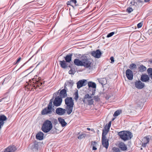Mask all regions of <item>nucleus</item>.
Masks as SVG:
<instances>
[{
	"mask_svg": "<svg viewBox=\"0 0 152 152\" xmlns=\"http://www.w3.org/2000/svg\"><path fill=\"white\" fill-rule=\"evenodd\" d=\"M120 137L124 141H126L131 139L133 137L132 133L129 131H123L118 132Z\"/></svg>",
	"mask_w": 152,
	"mask_h": 152,
	"instance_id": "nucleus-1",
	"label": "nucleus"
},
{
	"mask_svg": "<svg viewBox=\"0 0 152 152\" xmlns=\"http://www.w3.org/2000/svg\"><path fill=\"white\" fill-rule=\"evenodd\" d=\"M82 57L83 66L86 68L91 67V66L93 64L94 61L90 57L84 55Z\"/></svg>",
	"mask_w": 152,
	"mask_h": 152,
	"instance_id": "nucleus-2",
	"label": "nucleus"
},
{
	"mask_svg": "<svg viewBox=\"0 0 152 152\" xmlns=\"http://www.w3.org/2000/svg\"><path fill=\"white\" fill-rule=\"evenodd\" d=\"M52 128V125L51 122L47 120L45 121L42 127V131L45 133H47Z\"/></svg>",
	"mask_w": 152,
	"mask_h": 152,
	"instance_id": "nucleus-3",
	"label": "nucleus"
},
{
	"mask_svg": "<svg viewBox=\"0 0 152 152\" xmlns=\"http://www.w3.org/2000/svg\"><path fill=\"white\" fill-rule=\"evenodd\" d=\"M74 103L72 97H67V114H70L72 112Z\"/></svg>",
	"mask_w": 152,
	"mask_h": 152,
	"instance_id": "nucleus-4",
	"label": "nucleus"
},
{
	"mask_svg": "<svg viewBox=\"0 0 152 152\" xmlns=\"http://www.w3.org/2000/svg\"><path fill=\"white\" fill-rule=\"evenodd\" d=\"M29 148L32 152H37L39 148V145L38 143H31L29 145Z\"/></svg>",
	"mask_w": 152,
	"mask_h": 152,
	"instance_id": "nucleus-5",
	"label": "nucleus"
},
{
	"mask_svg": "<svg viewBox=\"0 0 152 152\" xmlns=\"http://www.w3.org/2000/svg\"><path fill=\"white\" fill-rule=\"evenodd\" d=\"M90 54L92 56L95 58H99L101 57L102 53L99 49H97L96 51L91 52Z\"/></svg>",
	"mask_w": 152,
	"mask_h": 152,
	"instance_id": "nucleus-6",
	"label": "nucleus"
},
{
	"mask_svg": "<svg viewBox=\"0 0 152 152\" xmlns=\"http://www.w3.org/2000/svg\"><path fill=\"white\" fill-rule=\"evenodd\" d=\"M126 76L127 78L129 80H132L133 78V72L129 69H127L126 71Z\"/></svg>",
	"mask_w": 152,
	"mask_h": 152,
	"instance_id": "nucleus-7",
	"label": "nucleus"
},
{
	"mask_svg": "<svg viewBox=\"0 0 152 152\" xmlns=\"http://www.w3.org/2000/svg\"><path fill=\"white\" fill-rule=\"evenodd\" d=\"M135 86L138 89H142L145 86V84L140 80H137L134 83Z\"/></svg>",
	"mask_w": 152,
	"mask_h": 152,
	"instance_id": "nucleus-8",
	"label": "nucleus"
},
{
	"mask_svg": "<svg viewBox=\"0 0 152 152\" xmlns=\"http://www.w3.org/2000/svg\"><path fill=\"white\" fill-rule=\"evenodd\" d=\"M52 111V109L47 107L42 110L41 112V114L42 115L51 114Z\"/></svg>",
	"mask_w": 152,
	"mask_h": 152,
	"instance_id": "nucleus-9",
	"label": "nucleus"
},
{
	"mask_svg": "<svg viewBox=\"0 0 152 152\" xmlns=\"http://www.w3.org/2000/svg\"><path fill=\"white\" fill-rule=\"evenodd\" d=\"M87 82L86 80L83 79L80 80L77 83V87L78 89L80 88L83 86H85L86 83V82Z\"/></svg>",
	"mask_w": 152,
	"mask_h": 152,
	"instance_id": "nucleus-10",
	"label": "nucleus"
},
{
	"mask_svg": "<svg viewBox=\"0 0 152 152\" xmlns=\"http://www.w3.org/2000/svg\"><path fill=\"white\" fill-rule=\"evenodd\" d=\"M62 101V98L58 96L55 98L53 102V104L56 106H59L61 103Z\"/></svg>",
	"mask_w": 152,
	"mask_h": 152,
	"instance_id": "nucleus-11",
	"label": "nucleus"
},
{
	"mask_svg": "<svg viewBox=\"0 0 152 152\" xmlns=\"http://www.w3.org/2000/svg\"><path fill=\"white\" fill-rule=\"evenodd\" d=\"M17 148L14 145H10L5 149L4 152H15Z\"/></svg>",
	"mask_w": 152,
	"mask_h": 152,
	"instance_id": "nucleus-12",
	"label": "nucleus"
},
{
	"mask_svg": "<svg viewBox=\"0 0 152 152\" xmlns=\"http://www.w3.org/2000/svg\"><path fill=\"white\" fill-rule=\"evenodd\" d=\"M116 145L119 148L120 151H125L127 150V146L124 143H118V144Z\"/></svg>",
	"mask_w": 152,
	"mask_h": 152,
	"instance_id": "nucleus-13",
	"label": "nucleus"
},
{
	"mask_svg": "<svg viewBox=\"0 0 152 152\" xmlns=\"http://www.w3.org/2000/svg\"><path fill=\"white\" fill-rule=\"evenodd\" d=\"M65 112V109L60 107L58 108L56 110V113L60 115H63Z\"/></svg>",
	"mask_w": 152,
	"mask_h": 152,
	"instance_id": "nucleus-14",
	"label": "nucleus"
},
{
	"mask_svg": "<svg viewBox=\"0 0 152 152\" xmlns=\"http://www.w3.org/2000/svg\"><path fill=\"white\" fill-rule=\"evenodd\" d=\"M7 119V118L5 115H2L0 116V130L4 124V121Z\"/></svg>",
	"mask_w": 152,
	"mask_h": 152,
	"instance_id": "nucleus-15",
	"label": "nucleus"
},
{
	"mask_svg": "<svg viewBox=\"0 0 152 152\" xmlns=\"http://www.w3.org/2000/svg\"><path fill=\"white\" fill-rule=\"evenodd\" d=\"M65 59V61L64 60L60 61L59 64L63 68L66 69V56L64 57Z\"/></svg>",
	"mask_w": 152,
	"mask_h": 152,
	"instance_id": "nucleus-16",
	"label": "nucleus"
},
{
	"mask_svg": "<svg viewBox=\"0 0 152 152\" xmlns=\"http://www.w3.org/2000/svg\"><path fill=\"white\" fill-rule=\"evenodd\" d=\"M66 83H65L64 85V89L61 90L60 92V97L62 98H64L66 94V91L65 88H66Z\"/></svg>",
	"mask_w": 152,
	"mask_h": 152,
	"instance_id": "nucleus-17",
	"label": "nucleus"
},
{
	"mask_svg": "<svg viewBox=\"0 0 152 152\" xmlns=\"http://www.w3.org/2000/svg\"><path fill=\"white\" fill-rule=\"evenodd\" d=\"M149 80V77L147 75H141L140 80L142 82H146Z\"/></svg>",
	"mask_w": 152,
	"mask_h": 152,
	"instance_id": "nucleus-18",
	"label": "nucleus"
},
{
	"mask_svg": "<svg viewBox=\"0 0 152 152\" xmlns=\"http://www.w3.org/2000/svg\"><path fill=\"white\" fill-rule=\"evenodd\" d=\"M74 62L75 64L77 66H83L82 59L80 61L78 59H75L74 61Z\"/></svg>",
	"mask_w": 152,
	"mask_h": 152,
	"instance_id": "nucleus-19",
	"label": "nucleus"
},
{
	"mask_svg": "<svg viewBox=\"0 0 152 152\" xmlns=\"http://www.w3.org/2000/svg\"><path fill=\"white\" fill-rule=\"evenodd\" d=\"M43 133L42 132H39L36 134V137L37 140H41L43 138Z\"/></svg>",
	"mask_w": 152,
	"mask_h": 152,
	"instance_id": "nucleus-20",
	"label": "nucleus"
},
{
	"mask_svg": "<svg viewBox=\"0 0 152 152\" xmlns=\"http://www.w3.org/2000/svg\"><path fill=\"white\" fill-rule=\"evenodd\" d=\"M44 83H43V84ZM43 84V83L39 81V80L37 81L36 82V83H32L31 85H32L33 87H34V88L36 89V88L37 87H39L40 86H42Z\"/></svg>",
	"mask_w": 152,
	"mask_h": 152,
	"instance_id": "nucleus-21",
	"label": "nucleus"
},
{
	"mask_svg": "<svg viewBox=\"0 0 152 152\" xmlns=\"http://www.w3.org/2000/svg\"><path fill=\"white\" fill-rule=\"evenodd\" d=\"M58 122L61 124L62 127H64L66 125V123L65 122L64 120L61 117L58 118Z\"/></svg>",
	"mask_w": 152,
	"mask_h": 152,
	"instance_id": "nucleus-22",
	"label": "nucleus"
},
{
	"mask_svg": "<svg viewBox=\"0 0 152 152\" xmlns=\"http://www.w3.org/2000/svg\"><path fill=\"white\" fill-rule=\"evenodd\" d=\"M138 69L139 72H142L146 70V68L142 64L140 65V66L138 68Z\"/></svg>",
	"mask_w": 152,
	"mask_h": 152,
	"instance_id": "nucleus-23",
	"label": "nucleus"
},
{
	"mask_svg": "<svg viewBox=\"0 0 152 152\" xmlns=\"http://www.w3.org/2000/svg\"><path fill=\"white\" fill-rule=\"evenodd\" d=\"M87 134L86 133L82 132L81 134L78 133L77 138L79 140H81L85 138Z\"/></svg>",
	"mask_w": 152,
	"mask_h": 152,
	"instance_id": "nucleus-24",
	"label": "nucleus"
},
{
	"mask_svg": "<svg viewBox=\"0 0 152 152\" xmlns=\"http://www.w3.org/2000/svg\"><path fill=\"white\" fill-rule=\"evenodd\" d=\"M88 86L89 88H96V83L91 81H90L88 82Z\"/></svg>",
	"mask_w": 152,
	"mask_h": 152,
	"instance_id": "nucleus-25",
	"label": "nucleus"
},
{
	"mask_svg": "<svg viewBox=\"0 0 152 152\" xmlns=\"http://www.w3.org/2000/svg\"><path fill=\"white\" fill-rule=\"evenodd\" d=\"M99 83L103 86L106 84L107 82L106 79L105 78L100 79L99 80Z\"/></svg>",
	"mask_w": 152,
	"mask_h": 152,
	"instance_id": "nucleus-26",
	"label": "nucleus"
},
{
	"mask_svg": "<svg viewBox=\"0 0 152 152\" xmlns=\"http://www.w3.org/2000/svg\"><path fill=\"white\" fill-rule=\"evenodd\" d=\"M151 139V137L150 135L147 136L143 138V140L145 142H149Z\"/></svg>",
	"mask_w": 152,
	"mask_h": 152,
	"instance_id": "nucleus-27",
	"label": "nucleus"
},
{
	"mask_svg": "<svg viewBox=\"0 0 152 152\" xmlns=\"http://www.w3.org/2000/svg\"><path fill=\"white\" fill-rule=\"evenodd\" d=\"M129 68L131 70H133L136 69L137 67L135 64L132 63L129 65Z\"/></svg>",
	"mask_w": 152,
	"mask_h": 152,
	"instance_id": "nucleus-28",
	"label": "nucleus"
},
{
	"mask_svg": "<svg viewBox=\"0 0 152 152\" xmlns=\"http://www.w3.org/2000/svg\"><path fill=\"white\" fill-rule=\"evenodd\" d=\"M102 142H108L109 140L104 135H102Z\"/></svg>",
	"mask_w": 152,
	"mask_h": 152,
	"instance_id": "nucleus-29",
	"label": "nucleus"
},
{
	"mask_svg": "<svg viewBox=\"0 0 152 152\" xmlns=\"http://www.w3.org/2000/svg\"><path fill=\"white\" fill-rule=\"evenodd\" d=\"M122 111L121 110H118L115 111L113 115L114 117H116L119 115L122 112Z\"/></svg>",
	"mask_w": 152,
	"mask_h": 152,
	"instance_id": "nucleus-30",
	"label": "nucleus"
},
{
	"mask_svg": "<svg viewBox=\"0 0 152 152\" xmlns=\"http://www.w3.org/2000/svg\"><path fill=\"white\" fill-rule=\"evenodd\" d=\"M147 72L151 78L152 79V68H148L147 69Z\"/></svg>",
	"mask_w": 152,
	"mask_h": 152,
	"instance_id": "nucleus-31",
	"label": "nucleus"
},
{
	"mask_svg": "<svg viewBox=\"0 0 152 152\" xmlns=\"http://www.w3.org/2000/svg\"><path fill=\"white\" fill-rule=\"evenodd\" d=\"M107 124L105 126L104 128L102 130V135H104L106 136L107 133L108 132H107V129H106V126Z\"/></svg>",
	"mask_w": 152,
	"mask_h": 152,
	"instance_id": "nucleus-32",
	"label": "nucleus"
},
{
	"mask_svg": "<svg viewBox=\"0 0 152 152\" xmlns=\"http://www.w3.org/2000/svg\"><path fill=\"white\" fill-rule=\"evenodd\" d=\"M74 95L75 96L74 99H75L76 101H77L79 97L78 91H77L75 92L74 94Z\"/></svg>",
	"mask_w": 152,
	"mask_h": 152,
	"instance_id": "nucleus-33",
	"label": "nucleus"
},
{
	"mask_svg": "<svg viewBox=\"0 0 152 152\" xmlns=\"http://www.w3.org/2000/svg\"><path fill=\"white\" fill-rule=\"evenodd\" d=\"M72 55V54H69L67 55V63H69L71 61Z\"/></svg>",
	"mask_w": 152,
	"mask_h": 152,
	"instance_id": "nucleus-34",
	"label": "nucleus"
},
{
	"mask_svg": "<svg viewBox=\"0 0 152 152\" xmlns=\"http://www.w3.org/2000/svg\"><path fill=\"white\" fill-rule=\"evenodd\" d=\"M91 96H90L88 94H86L85 96L84 97L83 99V101L84 103H85V99H90L91 98Z\"/></svg>",
	"mask_w": 152,
	"mask_h": 152,
	"instance_id": "nucleus-35",
	"label": "nucleus"
},
{
	"mask_svg": "<svg viewBox=\"0 0 152 152\" xmlns=\"http://www.w3.org/2000/svg\"><path fill=\"white\" fill-rule=\"evenodd\" d=\"M113 152H121L119 148L114 147L112 148Z\"/></svg>",
	"mask_w": 152,
	"mask_h": 152,
	"instance_id": "nucleus-36",
	"label": "nucleus"
},
{
	"mask_svg": "<svg viewBox=\"0 0 152 152\" xmlns=\"http://www.w3.org/2000/svg\"><path fill=\"white\" fill-rule=\"evenodd\" d=\"M53 101V99H52L50 100V101L49 102L48 104V106L47 107L52 109V102Z\"/></svg>",
	"mask_w": 152,
	"mask_h": 152,
	"instance_id": "nucleus-37",
	"label": "nucleus"
},
{
	"mask_svg": "<svg viewBox=\"0 0 152 152\" xmlns=\"http://www.w3.org/2000/svg\"><path fill=\"white\" fill-rule=\"evenodd\" d=\"M97 143H91V145L93 146L92 150H97V148L96 147V145Z\"/></svg>",
	"mask_w": 152,
	"mask_h": 152,
	"instance_id": "nucleus-38",
	"label": "nucleus"
},
{
	"mask_svg": "<svg viewBox=\"0 0 152 152\" xmlns=\"http://www.w3.org/2000/svg\"><path fill=\"white\" fill-rule=\"evenodd\" d=\"M133 11V9L132 8L130 7L126 9V11L129 13Z\"/></svg>",
	"mask_w": 152,
	"mask_h": 152,
	"instance_id": "nucleus-39",
	"label": "nucleus"
},
{
	"mask_svg": "<svg viewBox=\"0 0 152 152\" xmlns=\"http://www.w3.org/2000/svg\"><path fill=\"white\" fill-rule=\"evenodd\" d=\"M111 121H110L109 122L107 125V129L106 128V129H107V132H108L111 126Z\"/></svg>",
	"mask_w": 152,
	"mask_h": 152,
	"instance_id": "nucleus-40",
	"label": "nucleus"
},
{
	"mask_svg": "<svg viewBox=\"0 0 152 152\" xmlns=\"http://www.w3.org/2000/svg\"><path fill=\"white\" fill-rule=\"evenodd\" d=\"M115 32H111L110 33L108 34L107 36V38H109L110 37L113 36V34H114Z\"/></svg>",
	"mask_w": 152,
	"mask_h": 152,
	"instance_id": "nucleus-41",
	"label": "nucleus"
},
{
	"mask_svg": "<svg viewBox=\"0 0 152 152\" xmlns=\"http://www.w3.org/2000/svg\"><path fill=\"white\" fill-rule=\"evenodd\" d=\"M102 145L103 147H105L106 149H107L109 146V143H102Z\"/></svg>",
	"mask_w": 152,
	"mask_h": 152,
	"instance_id": "nucleus-42",
	"label": "nucleus"
},
{
	"mask_svg": "<svg viewBox=\"0 0 152 152\" xmlns=\"http://www.w3.org/2000/svg\"><path fill=\"white\" fill-rule=\"evenodd\" d=\"M88 104L91 105L93 104L94 101L93 99H91L88 101Z\"/></svg>",
	"mask_w": 152,
	"mask_h": 152,
	"instance_id": "nucleus-43",
	"label": "nucleus"
},
{
	"mask_svg": "<svg viewBox=\"0 0 152 152\" xmlns=\"http://www.w3.org/2000/svg\"><path fill=\"white\" fill-rule=\"evenodd\" d=\"M75 70H72V69H71L69 71V73L71 75H74L75 72Z\"/></svg>",
	"mask_w": 152,
	"mask_h": 152,
	"instance_id": "nucleus-44",
	"label": "nucleus"
},
{
	"mask_svg": "<svg viewBox=\"0 0 152 152\" xmlns=\"http://www.w3.org/2000/svg\"><path fill=\"white\" fill-rule=\"evenodd\" d=\"M67 83H69L71 86H73L74 83L73 81L70 80L69 81H68Z\"/></svg>",
	"mask_w": 152,
	"mask_h": 152,
	"instance_id": "nucleus-45",
	"label": "nucleus"
},
{
	"mask_svg": "<svg viewBox=\"0 0 152 152\" xmlns=\"http://www.w3.org/2000/svg\"><path fill=\"white\" fill-rule=\"evenodd\" d=\"M72 0L67 1V5H70L72 6Z\"/></svg>",
	"mask_w": 152,
	"mask_h": 152,
	"instance_id": "nucleus-46",
	"label": "nucleus"
},
{
	"mask_svg": "<svg viewBox=\"0 0 152 152\" xmlns=\"http://www.w3.org/2000/svg\"><path fill=\"white\" fill-rule=\"evenodd\" d=\"M72 3H74L75 4L76 6H78V4H77V1L76 0H72Z\"/></svg>",
	"mask_w": 152,
	"mask_h": 152,
	"instance_id": "nucleus-47",
	"label": "nucleus"
},
{
	"mask_svg": "<svg viewBox=\"0 0 152 152\" xmlns=\"http://www.w3.org/2000/svg\"><path fill=\"white\" fill-rule=\"evenodd\" d=\"M142 23H138L137 24V28H141L142 26Z\"/></svg>",
	"mask_w": 152,
	"mask_h": 152,
	"instance_id": "nucleus-48",
	"label": "nucleus"
},
{
	"mask_svg": "<svg viewBox=\"0 0 152 152\" xmlns=\"http://www.w3.org/2000/svg\"><path fill=\"white\" fill-rule=\"evenodd\" d=\"M53 123L55 125H56L58 124V121L57 119H54L53 120Z\"/></svg>",
	"mask_w": 152,
	"mask_h": 152,
	"instance_id": "nucleus-49",
	"label": "nucleus"
},
{
	"mask_svg": "<svg viewBox=\"0 0 152 152\" xmlns=\"http://www.w3.org/2000/svg\"><path fill=\"white\" fill-rule=\"evenodd\" d=\"M94 98L95 101L96 102H98L99 100V99L98 97L96 96H94Z\"/></svg>",
	"mask_w": 152,
	"mask_h": 152,
	"instance_id": "nucleus-50",
	"label": "nucleus"
},
{
	"mask_svg": "<svg viewBox=\"0 0 152 152\" xmlns=\"http://www.w3.org/2000/svg\"><path fill=\"white\" fill-rule=\"evenodd\" d=\"M147 143H142V144L141 145V146L143 148L146 147L147 146Z\"/></svg>",
	"mask_w": 152,
	"mask_h": 152,
	"instance_id": "nucleus-51",
	"label": "nucleus"
},
{
	"mask_svg": "<svg viewBox=\"0 0 152 152\" xmlns=\"http://www.w3.org/2000/svg\"><path fill=\"white\" fill-rule=\"evenodd\" d=\"M110 60L111 61V63H113V62H114V58L113 57V56L111 57L110 58Z\"/></svg>",
	"mask_w": 152,
	"mask_h": 152,
	"instance_id": "nucleus-52",
	"label": "nucleus"
},
{
	"mask_svg": "<svg viewBox=\"0 0 152 152\" xmlns=\"http://www.w3.org/2000/svg\"><path fill=\"white\" fill-rule=\"evenodd\" d=\"M141 143H136L135 145L138 147H139V146H141Z\"/></svg>",
	"mask_w": 152,
	"mask_h": 152,
	"instance_id": "nucleus-53",
	"label": "nucleus"
},
{
	"mask_svg": "<svg viewBox=\"0 0 152 152\" xmlns=\"http://www.w3.org/2000/svg\"><path fill=\"white\" fill-rule=\"evenodd\" d=\"M129 106L130 108H132L133 106V104H131L129 105Z\"/></svg>",
	"mask_w": 152,
	"mask_h": 152,
	"instance_id": "nucleus-54",
	"label": "nucleus"
},
{
	"mask_svg": "<svg viewBox=\"0 0 152 152\" xmlns=\"http://www.w3.org/2000/svg\"><path fill=\"white\" fill-rule=\"evenodd\" d=\"M20 60H21V58L20 57V58H18L17 61L16 63H18L20 61Z\"/></svg>",
	"mask_w": 152,
	"mask_h": 152,
	"instance_id": "nucleus-55",
	"label": "nucleus"
},
{
	"mask_svg": "<svg viewBox=\"0 0 152 152\" xmlns=\"http://www.w3.org/2000/svg\"><path fill=\"white\" fill-rule=\"evenodd\" d=\"M139 0H134V4L135 3L137 4V2H139Z\"/></svg>",
	"mask_w": 152,
	"mask_h": 152,
	"instance_id": "nucleus-56",
	"label": "nucleus"
},
{
	"mask_svg": "<svg viewBox=\"0 0 152 152\" xmlns=\"http://www.w3.org/2000/svg\"><path fill=\"white\" fill-rule=\"evenodd\" d=\"M151 0H144V2L146 3L149 2Z\"/></svg>",
	"mask_w": 152,
	"mask_h": 152,
	"instance_id": "nucleus-57",
	"label": "nucleus"
},
{
	"mask_svg": "<svg viewBox=\"0 0 152 152\" xmlns=\"http://www.w3.org/2000/svg\"><path fill=\"white\" fill-rule=\"evenodd\" d=\"M95 91V90H94V91H93L92 92V94H91V95H94Z\"/></svg>",
	"mask_w": 152,
	"mask_h": 152,
	"instance_id": "nucleus-58",
	"label": "nucleus"
},
{
	"mask_svg": "<svg viewBox=\"0 0 152 152\" xmlns=\"http://www.w3.org/2000/svg\"><path fill=\"white\" fill-rule=\"evenodd\" d=\"M143 0H139V3H142L143 2Z\"/></svg>",
	"mask_w": 152,
	"mask_h": 152,
	"instance_id": "nucleus-59",
	"label": "nucleus"
},
{
	"mask_svg": "<svg viewBox=\"0 0 152 152\" xmlns=\"http://www.w3.org/2000/svg\"><path fill=\"white\" fill-rule=\"evenodd\" d=\"M64 101H65V104H66V102H67L66 98L65 99Z\"/></svg>",
	"mask_w": 152,
	"mask_h": 152,
	"instance_id": "nucleus-60",
	"label": "nucleus"
},
{
	"mask_svg": "<svg viewBox=\"0 0 152 152\" xmlns=\"http://www.w3.org/2000/svg\"><path fill=\"white\" fill-rule=\"evenodd\" d=\"M87 130H89V131H90L91 130V129L89 128H87Z\"/></svg>",
	"mask_w": 152,
	"mask_h": 152,
	"instance_id": "nucleus-61",
	"label": "nucleus"
},
{
	"mask_svg": "<svg viewBox=\"0 0 152 152\" xmlns=\"http://www.w3.org/2000/svg\"><path fill=\"white\" fill-rule=\"evenodd\" d=\"M4 99V98H2V99H0V102H1V101H2V100H3Z\"/></svg>",
	"mask_w": 152,
	"mask_h": 152,
	"instance_id": "nucleus-62",
	"label": "nucleus"
},
{
	"mask_svg": "<svg viewBox=\"0 0 152 152\" xmlns=\"http://www.w3.org/2000/svg\"><path fill=\"white\" fill-rule=\"evenodd\" d=\"M4 99V98H2V99H0V102H1V101H2V100H3Z\"/></svg>",
	"mask_w": 152,
	"mask_h": 152,
	"instance_id": "nucleus-63",
	"label": "nucleus"
},
{
	"mask_svg": "<svg viewBox=\"0 0 152 152\" xmlns=\"http://www.w3.org/2000/svg\"><path fill=\"white\" fill-rule=\"evenodd\" d=\"M4 99V98H2V99H0V102H1V101H2V100H3Z\"/></svg>",
	"mask_w": 152,
	"mask_h": 152,
	"instance_id": "nucleus-64",
	"label": "nucleus"
}]
</instances>
